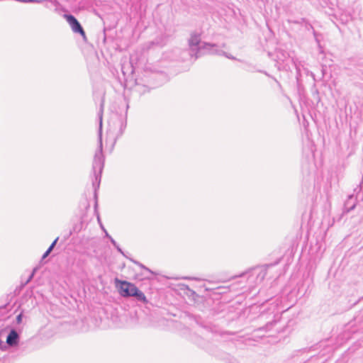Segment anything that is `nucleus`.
Instances as JSON below:
<instances>
[{"label":"nucleus","instance_id":"nucleus-6","mask_svg":"<svg viewBox=\"0 0 363 363\" xmlns=\"http://www.w3.org/2000/svg\"><path fill=\"white\" fill-rule=\"evenodd\" d=\"M133 297H134L137 301L143 303H147L148 302L144 293L140 289H138V288L135 291H134Z\"/></svg>","mask_w":363,"mask_h":363},{"label":"nucleus","instance_id":"nucleus-21","mask_svg":"<svg viewBox=\"0 0 363 363\" xmlns=\"http://www.w3.org/2000/svg\"><path fill=\"white\" fill-rule=\"evenodd\" d=\"M96 206H97V202H96V203H95V208H96Z\"/></svg>","mask_w":363,"mask_h":363},{"label":"nucleus","instance_id":"nucleus-20","mask_svg":"<svg viewBox=\"0 0 363 363\" xmlns=\"http://www.w3.org/2000/svg\"><path fill=\"white\" fill-rule=\"evenodd\" d=\"M362 184H363V175H362V182L360 183V186H362Z\"/></svg>","mask_w":363,"mask_h":363},{"label":"nucleus","instance_id":"nucleus-16","mask_svg":"<svg viewBox=\"0 0 363 363\" xmlns=\"http://www.w3.org/2000/svg\"><path fill=\"white\" fill-rule=\"evenodd\" d=\"M355 208V204H353L351 207L347 208L346 211L350 212Z\"/></svg>","mask_w":363,"mask_h":363},{"label":"nucleus","instance_id":"nucleus-4","mask_svg":"<svg viewBox=\"0 0 363 363\" xmlns=\"http://www.w3.org/2000/svg\"><path fill=\"white\" fill-rule=\"evenodd\" d=\"M65 18L69 23L72 30L76 33H79L83 37V38L85 39L86 33L77 19L71 14H65Z\"/></svg>","mask_w":363,"mask_h":363},{"label":"nucleus","instance_id":"nucleus-12","mask_svg":"<svg viewBox=\"0 0 363 363\" xmlns=\"http://www.w3.org/2000/svg\"><path fill=\"white\" fill-rule=\"evenodd\" d=\"M10 359V356L9 355H4L3 357H1L0 356V362H3V363H5L6 362H7V360H9Z\"/></svg>","mask_w":363,"mask_h":363},{"label":"nucleus","instance_id":"nucleus-13","mask_svg":"<svg viewBox=\"0 0 363 363\" xmlns=\"http://www.w3.org/2000/svg\"><path fill=\"white\" fill-rule=\"evenodd\" d=\"M22 318H23V313H21L19 315H17V317H16V323L18 324L21 323Z\"/></svg>","mask_w":363,"mask_h":363},{"label":"nucleus","instance_id":"nucleus-19","mask_svg":"<svg viewBox=\"0 0 363 363\" xmlns=\"http://www.w3.org/2000/svg\"><path fill=\"white\" fill-rule=\"evenodd\" d=\"M105 233H106V236L110 239V238H111V237L108 235V233L106 231H105Z\"/></svg>","mask_w":363,"mask_h":363},{"label":"nucleus","instance_id":"nucleus-2","mask_svg":"<svg viewBox=\"0 0 363 363\" xmlns=\"http://www.w3.org/2000/svg\"><path fill=\"white\" fill-rule=\"evenodd\" d=\"M189 46V55L191 57H195L197 59L199 56L203 54V50H210L211 48L216 46L214 44H211L208 43H203L201 44V35L196 33H193L191 34V37L188 41Z\"/></svg>","mask_w":363,"mask_h":363},{"label":"nucleus","instance_id":"nucleus-9","mask_svg":"<svg viewBox=\"0 0 363 363\" xmlns=\"http://www.w3.org/2000/svg\"><path fill=\"white\" fill-rule=\"evenodd\" d=\"M110 240L113 245L117 249V250L121 254H123L122 250L120 248L117 242L112 238H110Z\"/></svg>","mask_w":363,"mask_h":363},{"label":"nucleus","instance_id":"nucleus-5","mask_svg":"<svg viewBox=\"0 0 363 363\" xmlns=\"http://www.w3.org/2000/svg\"><path fill=\"white\" fill-rule=\"evenodd\" d=\"M19 341V335L15 330H11L6 337V343L10 347L16 346Z\"/></svg>","mask_w":363,"mask_h":363},{"label":"nucleus","instance_id":"nucleus-15","mask_svg":"<svg viewBox=\"0 0 363 363\" xmlns=\"http://www.w3.org/2000/svg\"><path fill=\"white\" fill-rule=\"evenodd\" d=\"M58 238H57L50 245V246L48 247L49 249H51V250H53V248L55 247L57 240H58Z\"/></svg>","mask_w":363,"mask_h":363},{"label":"nucleus","instance_id":"nucleus-8","mask_svg":"<svg viewBox=\"0 0 363 363\" xmlns=\"http://www.w3.org/2000/svg\"><path fill=\"white\" fill-rule=\"evenodd\" d=\"M276 320L269 321L263 328H259V330H264L266 331L269 330L276 324Z\"/></svg>","mask_w":363,"mask_h":363},{"label":"nucleus","instance_id":"nucleus-10","mask_svg":"<svg viewBox=\"0 0 363 363\" xmlns=\"http://www.w3.org/2000/svg\"><path fill=\"white\" fill-rule=\"evenodd\" d=\"M119 122H120V124H121V127H120V130H119V134L120 135H122L123 133V130L125 128V123H123V119L122 118H120L119 119Z\"/></svg>","mask_w":363,"mask_h":363},{"label":"nucleus","instance_id":"nucleus-14","mask_svg":"<svg viewBox=\"0 0 363 363\" xmlns=\"http://www.w3.org/2000/svg\"><path fill=\"white\" fill-rule=\"evenodd\" d=\"M135 263H136L137 264H138L141 268L145 269V270H147V271L150 272V273H152V274L153 273L150 269H149L147 267H146L145 266H144L143 264L139 263V262H135Z\"/></svg>","mask_w":363,"mask_h":363},{"label":"nucleus","instance_id":"nucleus-17","mask_svg":"<svg viewBox=\"0 0 363 363\" xmlns=\"http://www.w3.org/2000/svg\"><path fill=\"white\" fill-rule=\"evenodd\" d=\"M50 254H48V252H45L42 257V259H45V257H47Z\"/></svg>","mask_w":363,"mask_h":363},{"label":"nucleus","instance_id":"nucleus-1","mask_svg":"<svg viewBox=\"0 0 363 363\" xmlns=\"http://www.w3.org/2000/svg\"><path fill=\"white\" fill-rule=\"evenodd\" d=\"M100 118V129H99V149L95 152L93 164H92V171L93 176L94 179L92 181V186L94 189V196L96 199V191L99 188L101 179V173L104 167V157L103 155V144H102V138H101V125H102V114L101 113L99 116Z\"/></svg>","mask_w":363,"mask_h":363},{"label":"nucleus","instance_id":"nucleus-18","mask_svg":"<svg viewBox=\"0 0 363 363\" xmlns=\"http://www.w3.org/2000/svg\"><path fill=\"white\" fill-rule=\"evenodd\" d=\"M45 252H48V254H50L52 252V250H51V249L48 248Z\"/></svg>","mask_w":363,"mask_h":363},{"label":"nucleus","instance_id":"nucleus-7","mask_svg":"<svg viewBox=\"0 0 363 363\" xmlns=\"http://www.w3.org/2000/svg\"><path fill=\"white\" fill-rule=\"evenodd\" d=\"M164 45V42L162 38H156L150 42H148L146 45V48L147 50L153 48L154 47H162Z\"/></svg>","mask_w":363,"mask_h":363},{"label":"nucleus","instance_id":"nucleus-11","mask_svg":"<svg viewBox=\"0 0 363 363\" xmlns=\"http://www.w3.org/2000/svg\"><path fill=\"white\" fill-rule=\"evenodd\" d=\"M37 270V268H34L32 273L30 274V275L28 277V279L26 280V281L25 282V284H23L24 286L26 285L28 283H29L31 279H33L35 272Z\"/></svg>","mask_w":363,"mask_h":363},{"label":"nucleus","instance_id":"nucleus-3","mask_svg":"<svg viewBox=\"0 0 363 363\" xmlns=\"http://www.w3.org/2000/svg\"><path fill=\"white\" fill-rule=\"evenodd\" d=\"M115 283L120 295L123 297H133L134 291L138 289L134 284L119 280L118 278L115 279Z\"/></svg>","mask_w":363,"mask_h":363}]
</instances>
